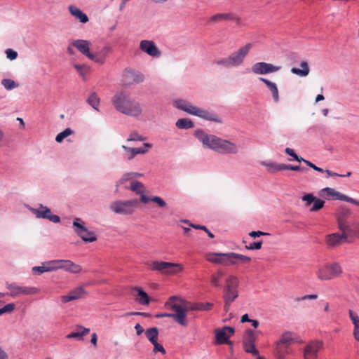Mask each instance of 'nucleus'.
I'll use <instances>...</instances> for the list:
<instances>
[{"label":"nucleus","mask_w":359,"mask_h":359,"mask_svg":"<svg viewBox=\"0 0 359 359\" xmlns=\"http://www.w3.org/2000/svg\"><path fill=\"white\" fill-rule=\"evenodd\" d=\"M111 102L116 110L123 114L138 117L142 114L140 103L123 92L116 93L112 97Z\"/></svg>","instance_id":"2"},{"label":"nucleus","mask_w":359,"mask_h":359,"mask_svg":"<svg viewBox=\"0 0 359 359\" xmlns=\"http://www.w3.org/2000/svg\"><path fill=\"white\" fill-rule=\"evenodd\" d=\"M213 64L218 65V66H222L224 67H227V68L231 67L229 56L226 57H224V58L215 60L213 61Z\"/></svg>","instance_id":"54"},{"label":"nucleus","mask_w":359,"mask_h":359,"mask_svg":"<svg viewBox=\"0 0 359 359\" xmlns=\"http://www.w3.org/2000/svg\"><path fill=\"white\" fill-rule=\"evenodd\" d=\"M226 20H236L237 22H239L240 20L231 13H217L212 15L209 19V22L212 23L219 22Z\"/></svg>","instance_id":"27"},{"label":"nucleus","mask_w":359,"mask_h":359,"mask_svg":"<svg viewBox=\"0 0 359 359\" xmlns=\"http://www.w3.org/2000/svg\"><path fill=\"white\" fill-rule=\"evenodd\" d=\"M319 195H320V196H321L325 199H327V200L332 199V200H339V201H342V198L344 196L343 194H341V193L337 191V190H335L334 189L330 188V187H325V188L322 189L319 191Z\"/></svg>","instance_id":"22"},{"label":"nucleus","mask_w":359,"mask_h":359,"mask_svg":"<svg viewBox=\"0 0 359 359\" xmlns=\"http://www.w3.org/2000/svg\"><path fill=\"white\" fill-rule=\"evenodd\" d=\"M137 205L138 201L136 199L129 201H116L110 204L109 208L116 214L130 215L133 214Z\"/></svg>","instance_id":"7"},{"label":"nucleus","mask_w":359,"mask_h":359,"mask_svg":"<svg viewBox=\"0 0 359 359\" xmlns=\"http://www.w3.org/2000/svg\"><path fill=\"white\" fill-rule=\"evenodd\" d=\"M297 334L292 332H285L283 333L278 343L291 347V345L297 341Z\"/></svg>","instance_id":"26"},{"label":"nucleus","mask_w":359,"mask_h":359,"mask_svg":"<svg viewBox=\"0 0 359 359\" xmlns=\"http://www.w3.org/2000/svg\"><path fill=\"white\" fill-rule=\"evenodd\" d=\"M73 227L76 233L86 243H92L97 238L94 231H89L85 226L84 222L80 218L74 219Z\"/></svg>","instance_id":"8"},{"label":"nucleus","mask_w":359,"mask_h":359,"mask_svg":"<svg viewBox=\"0 0 359 359\" xmlns=\"http://www.w3.org/2000/svg\"><path fill=\"white\" fill-rule=\"evenodd\" d=\"M281 66H276L271 63L259 62L252 66V72L258 75L268 74L280 71Z\"/></svg>","instance_id":"12"},{"label":"nucleus","mask_w":359,"mask_h":359,"mask_svg":"<svg viewBox=\"0 0 359 359\" xmlns=\"http://www.w3.org/2000/svg\"><path fill=\"white\" fill-rule=\"evenodd\" d=\"M168 264L165 273L166 276H175L184 270V266L181 264L168 262Z\"/></svg>","instance_id":"33"},{"label":"nucleus","mask_w":359,"mask_h":359,"mask_svg":"<svg viewBox=\"0 0 359 359\" xmlns=\"http://www.w3.org/2000/svg\"><path fill=\"white\" fill-rule=\"evenodd\" d=\"M121 147L126 152V158L127 160L131 161L132 159H133L135 158V149L134 148L128 147L126 145H122Z\"/></svg>","instance_id":"56"},{"label":"nucleus","mask_w":359,"mask_h":359,"mask_svg":"<svg viewBox=\"0 0 359 359\" xmlns=\"http://www.w3.org/2000/svg\"><path fill=\"white\" fill-rule=\"evenodd\" d=\"M179 301L182 311L184 312L185 319H187V313L191 311H204L203 303L188 302L180 297Z\"/></svg>","instance_id":"17"},{"label":"nucleus","mask_w":359,"mask_h":359,"mask_svg":"<svg viewBox=\"0 0 359 359\" xmlns=\"http://www.w3.org/2000/svg\"><path fill=\"white\" fill-rule=\"evenodd\" d=\"M194 135L204 147L214 151L222 154H236L238 152L236 143L214 135H208L202 130H196Z\"/></svg>","instance_id":"1"},{"label":"nucleus","mask_w":359,"mask_h":359,"mask_svg":"<svg viewBox=\"0 0 359 359\" xmlns=\"http://www.w3.org/2000/svg\"><path fill=\"white\" fill-rule=\"evenodd\" d=\"M128 189L135 192L138 195H140L145 191V187L144 184L138 181L133 182Z\"/></svg>","instance_id":"43"},{"label":"nucleus","mask_w":359,"mask_h":359,"mask_svg":"<svg viewBox=\"0 0 359 359\" xmlns=\"http://www.w3.org/2000/svg\"><path fill=\"white\" fill-rule=\"evenodd\" d=\"M87 102L96 111H99L100 98L96 93H91L87 98Z\"/></svg>","instance_id":"39"},{"label":"nucleus","mask_w":359,"mask_h":359,"mask_svg":"<svg viewBox=\"0 0 359 359\" xmlns=\"http://www.w3.org/2000/svg\"><path fill=\"white\" fill-rule=\"evenodd\" d=\"M86 293L84 288L79 286L72 290L67 295L61 296L60 299L62 303H67L82 298Z\"/></svg>","instance_id":"20"},{"label":"nucleus","mask_w":359,"mask_h":359,"mask_svg":"<svg viewBox=\"0 0 359 359\" xmlns=\"http://www.w3.org/2000/svg\"><path fill=\"white\" fill-rule=\"evenodd\" d=\"M262 245V241L253 242L250 243L249 245H246L245 248L248 250H259Z\"/></svg>","instance_id":"58"},{"label":"nucleus","mask_w":359,"mask_h":359,"mask_svg":"<svg viewBox=\"0 0 359 359\" xmlns=\"http://www.w3.org/2000/svg\"><path fill=\"white\" fill-rule=\"evenodd\" d=\"M72 46L89 60L95 59L93 53L90 51V42L89 41L76 39L72 41Z\"/></svg>","instance_id":"18"},{"label":"nucleus","mask_w":359,"mask_h":359,"mask_svg":"<svg viewBox=\"0 0 359 359\" xmlns=\"http://www.w3.org/2000/svg\"><path fill=\"white\" fill-rule=\"evenodd\" d=\"M261 164L266 168L268 172L271 173L284 170L283 163H276L271 161H263Z\"/></svg>","instance_id":"35"},{"label":"nucleus","mask_w":359,"mask_h":359,"mask_svg":"<svg viewBox=\"0 0 359 359\" xmlns=\"http://www.w3.org/2000/svg\"><path fill=\"white\" fill-rule=\"evenodd\" d=\"M142 176H143L142 173L135 172H130L125 173L121 177V178L118 180V184H124L126 182H127L128 180H133V179L136 178V177H142Z\"/></svg>","instance_id":"40"},{"label":"nucleus","mask_w":359,"mask_h":359,"mask_svg":"<svg viewBox=\"0 0 359 359\" xmlns=\"http://www.w3.org/2000/svg\"><path fill=\"white\" fill-rule=\"evenodd\" d=\"M337 220L339 228L342 231V233H346V231L349 230V227L347 225L345 219L341 216H338Z\"/></svg>","instance_id":"53"},{"label":"nucleus","mask_w":359,"mask_h":359,"mask_svg":"<svg viewBox=\"0 0 359 359\" xmlns=\"http://www.w3.org/2000/svg\"><path fill=\"white\" fill-rule=\"evenodd\" d=\"M238 279L233 275L229 276L225 281V286L224 288V309L226 312H228L232 302L238 297Z\"/></svg>","instance_id":"6"},{"label":"nucleus","mask_w":359,"mask_h":359,"mask_svg":"<svg viewBox=\"0 0 359 359\" xmlns=\"http://www.w3.org/2000/svg\"><path fill=\"white\" fill-rule=\"evenodd\" d=\"M284 170H290L293 171H305L306 170L304 168H302L299 165H287L284 164Z\"/></svg>","instance_id":"62"},{"label":"nucleus","mask_w":359,"mask_h":359,"mask_svg":"<svg viewBox=\"0 0 359 359\" xmlns=\"http://www.w3.org/2000/svg\"><path fill=\"white\" fill-rule=\"evenodd\" d=\"M140 48L142 51L153 57H159L161 55V51L153 41L142 40L140 43Z\"/></svg>","instance_id":"19"},{"label":"nucleus","mask_w":359,"mask_h":359,"mask_svg":"<svg viewBox=\"0 0 359 359\" xmlns=\"http://www.w3.org/2000/svg\"><path fill=\"white\" fill-rule=\"evenodd\" d=\"M147 265L150 270L158 271L163 275H165L166 266H168V262L163 261H153L148 263Z\"/></svg>","instance_id":"32"},{"label":"nucleus","mask_w":359,"mask_h":359,"mask_svg":"<svg viewBox=\"0 0 359 359\" xmlns=\"http://www.w3.org/2000/svg\"><path fill=\"white\" fill-rule=\"evenodd\" d=\"M348 316L354 327L353 332V337L355 340L359 341V316L355 312L351 309L348 311Z\"/></svg>","instance_id":"30"},{"label":"nucleus","mask_w":359,"mask_h":359,"mask_svg":"<svg viewBox=\"0 0 359 359\" xmlns=\"http://www.w3.org/2000/svg\"><path fill=\"white\" fill-rule=\"evenodd\" d=\"M231 257L233 258L235 262H237V264L238 263V262L243 263H249L251 262V258L250 257L235 252H233V255H231Z\"/></svg>","instance_id":"48"},{"label":"nucleus","mask_w":359,"mask_h":359,"mask_svg":"<svg viewBox=\"0 0 359 359\" xmlns=\"http://www.w3.org/2000/svg\"><path fill=\"white\" fill-rule=\"evenodd\" d=\"M323 347V342L319 340L309 341L304 348V359H318V353Z\"/></svg>","instance_id":"13"},{"label":"nucleus","mask_w":359,"mask_h":359,"mask_svg":"<svg viewBox=\"0 0 359 359\" xmlns=\"http://www.w3.org/2000/svg\"><path fill=\"white\" fill-rule=\"evenodd\" d=\"M243 348L246 353H251L252 355H258V351L255 347V344H243Z\"/></svg>","instance_id":"52"},{"label":"nucleus","mask_w":359,"mask_h":359,"mask_svg":"<svg viewBox=\"0 0 359 359\" xmlns=\"http://www.w3.org/2000/svg\"><path fill=\"white\" fill-rule=\"evenodd\" d=\"M259 79L260 81L263 82L271 92L274 102H278L279 101V93L277 85L263 77H260Z\"/></svg>","instance_id":"29"},{"label":"nucleus","mask_w":359,"mask_h":359,"mask_svg":"<svg viewBox=\"0 0 359 359\" xmlns=\"http://www.w3.org/2000/svg\"><path fill=\"white\" fill-rule=\"evenodd\" d=\"M77 329L81 330V331L74 332L68 334L66 336L67 339H76L79 341L82 340L83 337L90 332V329L83 327L82 325H78Z\"/></svg>","instance_id":"34"},{"label":"nucleus","mask_w":359,"mask_h":359,"mask_svg":"<svg viewBox=\"0 0 359 359\" xmlns=\"http://www.w3.org/2000/svg\"><path fill=\"white\" fill-rule=\"evenodd\" d=\"M1 85L7 90H11L17 87L18 84L16 83L13 80L10 79H4L1 80Z\"/></svg>","instance_id":"46"},{"label":"nucleus","mask_w":359,"mask_h":359,"mask_svg":"<svg viewBox=\"0 0 359 359\" xmlns=\"http://www.w3.org/2000/svg\"><path fill=\"white\" fill-rule=\"evenodd\" d=\"M48 272L54 271L60 269L61 264L60 259H54L45 262Z\"/></svg>","instance_id":"44"},{"label":"nucleus","mask_w":359,"mask_h":359,"mask_svg":"<svg viewBox=\"0 0 359 359\" xmlns=\"http://www.w3.org/2000/svg\"><path fill=\"white\" fill-rule=\"evenodd\" d=\"M175 125L180 129H189L194 127V123L187 118L178 119Z\"/></svg>","instance_id":"42"},{"label":"nucleus","mask_w":359,"mask_h":359,"mask_svg":"<svg viewBox=\"0 0 359 359\" xmlns=\"http://www.w3.org/2000/svg\"><path fill=\"white\" fill-rule=\"evenodd\" d=\"M111 48L109 46H104L100 51L96 53H93L95 59L91 60L96 63L104 64L106 60V57L111 52Z\"/></svg>","instance_id":"28"},{"label":"nucleus","mask_w":359,"mask_h":359,"mask_svg":"<svg viewBox=\"0 0 359 359\" xmlns=\"http://www.w3.org/2000/svg\"><path fill=\"white\" fill-rule=\"evenodd\" d=\"M144 334L151 344L158 341V330L157 327L148 328L145 330Z\"/></svg>","instance_id":"36"},{"label":"nucleus","mask_w":359,"mask_h":359,"mask_svg":"<svg viewBox=\"0 0 359 359\" xmlns=\"http://www.w3.org/2000/svg\"><path fill=\"white\" fill-rule=\"evenodd\" d=\"M73 133V130L70 129L69 128H66L62 132L60 133L57 135L55 137V141L57 142H62V140L68 137L69 135H72Z\"/></svg>","instance_id":"50"},{"label":"nucleus","mask_w":359,"mask_h":359,"mask_svg":"<svg viewBox=\"0 0 359 359\" xmlns=\"http://www.w3.org/2000/svg\"><path fill=\"white\" fill-rule=\"evenodd\" d=\"M60 269L69 273H79L82 271V267L80 265L69 259H60Z\"/></svg>","instance_id":"23"},{"label":"nucleus","mask_w":359,"mask_h":359,"mask_svg":"<svg viewBox=\"0 0 359 359\" xmlns=\"http://www.w3.org/2000/svg\"><path fill=\"white\" fill-rule=\"evenodd\" d=\"M151 201L156 203L161 208H164L166 206L165 201L159 196H152Z\"/></svg>","instance_id":"57"},{"label":"nucleus","mask_w":359,"mask_h":359,"mask_svg":"<svg viewBox=\"0 0 359 359\" xmlns=\"http://www.w3.org/2000/svg\"><path fill=\"white\" fill-rule=\"evenodd\" d=\"M73 67L76 69L79 74L85 79V75L90 72V67L86 65L74 64Z\"/></svg>","instance_id":"47"},{"label":"nucleus","mask_w":359,"mask_h":359,"mask_svg":"<svg viewBox=\"0 0 359 359\" xmlns=\"http://www.w3.org/2000/svg\"><path fill=\"white\" fill-rule=\"evenodd\" d=\"M302 200L306 207H310L311 212H317L323 208L325 201L317 198L312 194H306L302 196Z\"/></svg>","instance_id":"14"},{"label":"nucleus","mask_w":359,"mask_h":359,"mask_svg":"<svg viewBox=\"0 0 359 359\" xmlns=\"http://www.w3.org/2000/svg\"><path fill=\"white\" fill-rule=\"evenodd\" d=\"M342 201H346V202H348V203H351L352 204H354L355 205H358L359 206V201L353 198H351L345 194H344L343 196V198H342Z\"/></svg>","instance_id":"64"},{"label":"nucleus","mask_w":359,"mask_h":359,"mask_svg":"<svg viewBox=\"0 0 359 359\" xmlns=\"http://www.w3.org/2000/svg\"><path fill=\"white\" fill-rule=\"evenodd\" d=\"M343 272L339 262H330L318 266L316 270V276L320 281H327L341 277Z\"/></svg>","instance_id":"5"},{"label":"nucleus","mask_w":359,"mask_h":359,"mask_svg":"<svg viewBox=\"0 0 359 359\" xmlns=\"http://www.w3.org/2000/svg\"><path fill=\"white\" fill-rule=\"evenodd\" d=\"M252 47V44L251 43H248L245 46L241 47L237 51L230 54L229 57L231 67H236L242 65L246 56L250 53Z\"/></svg>","instance_id":"10"},{"label":"nucleus","mask_w":359,"mask_h":359,"mask_svg":"<svg viewBox=\"0 0 359 359\" xmlns=\"http://www.w3.org/2000/svg\"><path fill=\"white\" fill-rule=\"evenodd\" d=\"M146 139L145 137L140 135L138 133L135 131H133L130 133L129 137L127 139L128 142H133V141H144Z\"/></svg>","instance_id":"51"},{"label":"nucleus","mask_w":359,"mask_h":359,"mask_svg":"<svg viewBox=\"0 0 359 359\" xmlns=\"http://www.w3.org/2000/svg\"><path fill=\"white\" fill-rule=\"evenodd\" d=\"M234 333V329L232 327L225 326L221 330H215L216 341L219 344H228L231 345V341L229 338Z\"/></svg>","instance_id":"16"},{"label":"nucleus","mask_w":359,"mask_h":359,"mask_svg":"<svg viewBox=\"0 0 359 359\" xmlns=\"http://www.w3.org/2000/svg\"><path fill=\"white\" fill-rule=\"evenodd\" d=\"M224 275V273L222 270H218L216 273H213L210 278L211 285L215 287H220Z\"/></svg>","instance_id":"37"},{"label":"nucleus","mask_w":359,"mask_h":359,"mask_svg":"<svg viewBox=\"0 0 359 359\" xmlns=\"http://www.w3.org/2000/svg\"><path fill=\"white\" fill-rule=\"evenodd\" d=\"M133 294L135 301L141 305H148L150 302L149 295L140 287L133 288Z\"/></svg>","instance_id":"21"},{"label":"nucleus","mask_w":359,"mask_h":359,"mask_svg":"<svg viewBox=\"0 0 359 359\" xmlns=\"http://www.w3.org/2000/svg\"><path fill=\"white\" fill-rule=\"evenodd\" d=\"M6 54L8 59L13 60L17 58L18 53L13 49L8 48L6 50Z\"/></svg>","instance_id":"59"},{"label":"nucleus","mask_w":359,"mask_h":359,"mask_svg":"<svg viewBox=\"0 0 359 359\" xmlns=\"http://www.w3.org/2000/svg\"><path fill=\"white\" fill-rule=\"evenodd\" d=\"M270 235L269 233L261 231H251L249 233V236L252 238H257L260 236H269Z\"/></svg>","instance_id":"63"},{"label":"nucleus","mask_w":359,"mask_h":359,"mask_svg":"<svg viewBox=\"0 0 359 359\" xmlns=\"http://www.w3.org/2000/svg\"><path fill=\"white\" fill-rule=\"evenodd\" d=\"M15 308V304L14 303H9L5 305L2 309L4 311V313H12Z\"/></svg>","instance_id":"60"},{"label":"nucleus","mask_w":359,"mask_h":359,"mask_svg":"<svg viewBox=\"0 0 359 359\" xmlns=\"http://www.w3.org/2000/svg\"><path fill=\"white\" fill-rule=\"evenodd\" d=\"M231 255H233V252L222 253V255H219L221 257V262H220V264L223 266L236 264L237 262H235L233 258L231 257Z\"/></svg>","instance_id":"41"},{"label":"nucleus","mask_w":359,"mask_h":359,"mask_svg":"<svg viewBox=\"0 0 359 359\" xmlns=\"http://www.w3.org/2000/svg\"><path fill=\"white\" fill-rule=\"evenodd\" d=\"M173 106L181 111H183L189 114L200 117L204 120L217 123L221 122L220 119L216 114L194 106L187 100L183 99H177L174 100Z\"/></svg>","instance_id":"3"},{"label":"nucleus","mask_w":359,"mask_h":359,"mask_svg":"<svg viewBox=\"0 0 359 359\" xmlns=\"http://www.w3.org/2000/svg\"><path fill=\"white\" fill-rule=\"evenodd\" d=\"M6 287L9 290V295L16 297L20 295H33L39 292L40 289L36 287L20 286L15 283H6Z\"/></svg>","instance_id":"9"},{"label":"nucleus","mask_w":359,"mask_h":359,"mask_svg":"<svg viewBox=\"0 0 359 359\" xmlns=\"http://www.w3.org/2000/svg\"><path fill=\"white\" fill-rule=\"evenodd\" d=\"M299 65L301 69L292 67L290 70L291 72L293 74L297 75L301 77H305L308 76L310 72V69L308 62L306 61H302Z\"/></svg>","instance_id":"31"},{"label":"nucleus","mask_w":359,"mask_h":359,"mask_svg":"<svg viewBox=\"0 0 359 359\" xmlns=\"http://www.w3.org/2000/svg\"><path fill=\"white\" fill-rule=\"evenodd\" d=\"M152 148V144L150 143H144L143 147L134 148L135 149V156L138 154H145L150 149Z\"/></svg>","instance_id":"49"},{"label":"nucleus","mask_w":359,"mask_h":359,"mask_svg":"<svg viewBox=\"0 0 359 359\" xmlns=\"http://www.w3.org/2000/svg\"><path fill=\"white\" fill-rule=\"evenodd\" d=\"M291 353H292L291 347L278 342L276 343L275 356L276 359H285L286 356Z\"/></svg>","instance_id":"25"},{"label":"nucleus","mask_w":359,"mask_h":359,"mask_svg":"<svg viewBox=\"0 0 359 359\" xmlns=\"http://www.w3.org/2000/svg\"><path fill=\"white\" fill-rule=\"evenodd\" d=\"M257 335L255 331L248 329L245 331L243 336V344H255Z\"/></svg>","instance_id":"38"},{"label":"nucleus","mask_w":359,"mask_h":359,"mask_svg":"<svg viewBox=\"0 0 359 359\" xmlns=\"http://www.w3.org/2000/svg\"><path fill=\"white\" fill-rule=\"evenodd\" d=\"M29 210L39 219H46L53 223H59L60 218L59 216L53 215L49 208L39 204V208H29Z\"/></svg>","instance_id":"11"},{"label":"nucleus","mask_w":359,"mask_h":359,"mask_svg":"<svg viewBox=\"0 0 359 359\" xmlns=\"http://www.w3.org/2000/svg\"><path fill=\"white\" fill-rule=\"evenodd\" d=\"M68 11L74 18L81 23H86L88 22V17L80 8L75 5H69Z\"/></svg>","instance_id":"24"},{"label":"nucleus","mask_w":359,"mask_h":359,"mask_svg":"<svg viewBox=\"0 0 359 359\" xmlns=\"http://www.w3.org/2000/svg\"><path fill=\"white\" fill-rule=\"evenodd\" d=\"M219 255H222V253L209 252L205 255V259L211 263L220 264V262H222Z\"/></svg>","instance_id":"45"},{"label":"nucleus","mask_w":359,"mask_h":359,"mask_svg":"<svg viewBox=\"0 0 359 359\" xmlns=\"http://www.w3.org/2000/svg\"><path fill=\"white\" fill-rule=\"evenodd\" d=\"M32 272L35 275H41L44 272H48L46 262L42 263L41 266H34Z\"/></svg>","instance_id":"55"},{"label":"nucleus","mask_w":359,"mask_h":359,"mask_svg":"<svg viewBox=\"0 0 359 359\" xmlns=\"http://www.w3.org/2000/svg\"><path fill=\"white\" fill-rule=\"evenodd\" d=\"M164 306L166 309L172 310L174 313H158L156 315V318H171L182 327L188 325V320L185 319L184 312L181 309L178 296L170 297Z\"/></svg>","instance_id":"4"},{"label":"nucleus","mask_w":359,"mask_h":359,"mask_svg":"<svg viewBox=\"0 0 359 359\" xmlns=\"http://www.w3.org/2000/svg\"><path fill=\"white\" fill-rule=\"evenodd\" d=\"M154 345V350L153 351L154 353L156 352H161L162 354H165V350L163 348V346L158 343V341L152 344Z\"/></svg>","instance_id":"61"},{"label":"nucleus","mask_w":359,"mask_h":359,"mask_svg":"<svg viewBox=\"0 0 359 359\" xmlns=\"http://www.w3.org/2000/svg\"><path fill=\"white\" fill-rule=\"evenodd\" d=\"M348 236L346 233H334L328 234L325 236V241L329 248H336L341 245L347 241Z\"/></svg>","instance_id":"15"}]
</instances>
